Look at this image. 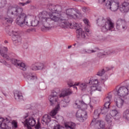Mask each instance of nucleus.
<instances>
[{"instance_id": "57", "label": "nucleus", "mask_w": 129, "mask_h": 129, "mask_svg": "<svg viewBox=\"0 0 129 129\" xmlns=\"http://www.w3.org/2000/svg\"><path fill=\"white\" fill-rule=\"evenodd\" d=\"M5 63H6V61H5Z\"/></svg>"}, {"instance_id": "24", "label": "nucleus", "mask_w": 129, "mask_h": 129, "mask_svg": "<svg viewBox=\"0 0 129 129\" xmlns=\"http://www.w3.org/2000/svg\"><path fill=\"white\" fill-rule=\"evenodd\" d=\"M98 50V48H95L94 49H83L81 51L82 54H91L92 53H95Z\"/></svg>"}, {"instance_id": "9", "label": "nucleus", "mask_w": 129, "mask_h": 129, "mask_svg": "<svg viewBox=\"0 0 129 129\" xmlns=\"http://www.w3.org/2000/svg\"><path fill=\"white\" fill-rule=\"evenodd\" d=\"M106 0H102L104 3ZM107 10H110L112 12H116L119 9V2L118 0H107L105 4Z\"/></svg>"}, {"instance_id": "32", "label": "nucleus", "mask_w": 129, "mask_h": 129, "mask_svg": "<svg viewBox=\"0 0 129 129\" xmlns=\"http://www.w3.org/2000/svg\"><path fill=\"white\" fill-rule=\"evenodd\" d=\"M111 98H112V95L109 93L104 99V102H110Z\"/></svg>"}, {"instance_id": "51", "label": "nucleus", "mask_w": 129, "mask_h": 129, "mask_svg": "<svg viewBox=\"0 0 129 129\" xmlns=\"http://www.w3.org/2000/svg\"><path fill=\"white\" fill-rule=\"evenodd\" d=\"M31 31V29H27L26 32H30Z\"/></svg>"}, {"instance_id": "54", "label": "nucleus", "mask_w": 129, "mask_h": 129, "mask_svg": "<svg viewBox=\"0 0 129 129\" xmlns=\"http://www.w3.org/2000/svg\"><path fill=\"white\" fill-rule=\"evenodd\" d=\"M74 46H76V43H75V44H74Z\"/></svg>"}, {"instance_id": "18", "label": "nucleus", "mask_w": 129, "mask_h": 129, "mask_svg": "<svg viewBox=\"0 0 129 129\" xmlns=\"http://www.w3.org/2000/svg\"><path fill=\"white\" fill-rule=\"evenodd\" d=\"M44 63L36 62L31 66V69L33 71H37V70H42V69H44Z\"/></svg>"}, {"instance_id": "15", "label": "nucleus", "mask_w": 129, "mask_h": 129, "mask_svg": "<svg viewBox=\"0 0 129 129\" xmlns=\"http://www.w3.org/2000/svg\"><path fill=\"white\" fill-rule=\"evenodd\" d=\"M12 32L13 35L12 36V39L13 41V43L16 45H19V44H21V41L22 40V38H21V36H20L19 32L15 31Z\"/></svg>"}, {"instance_id": "48", "label": "nucleus", "mask_w": 129, "mask_h": 129, "mask_svg": "<svg viewBox=\"0 0 129 129\" xmlns=\"http://www.w3.org/2000/svg\"><path fill=\"white\" fill-rule=\"evenodd\" d=\"M73 88H75V89L77 90V87H76V86H75V85H73Z\"/></svg>"}, {"instance_id": "12", "label": "nucleus", "mask_w": 129, "mask_h": 129, "mask_svg": "<svg viewBox=\"0 0 129 129\" xmlns=\"http://www.w3.org/2000/svg\"><path fill=\"white\" fill-rule=\"evenodd\" d=\"M24 125L26 126L28 129H32L31 126H34L36 124V120L33 117H30L25 119V120L22 122Z\"/></svg>"}, {"instance_id": "11", "label": "nucleus", "mask_w": 129, "mask_h": 129, "mask_svg": "<svg viewBox=\"0 0 129 129\" xmlns=\"http://www.w3.org/2000/svg\"><path fill=\"white\" fill-rule=\"evenodd\" d=\"M116 28L117 30H123L125 31L127 29L126 21L124 19L119 18L116 23Z\"/></svg>"}, {"instance_id": "1", "label": "nucleus", "mask_w": 129, "mask_h": 129, "mask_svg": "<svg viewBox=\"0 0 129 129\" xmlns=\"http://www.w3.org/2000/svg\"><path fill=\"white\" fill-rule=\"evenodd\" d=\"M24 9L22 8L17 7H9L7 11V16L8 18H4L7 24H12L13 23L12 17H17L16 23L18 26L23 28L25 25V22L27 18V15L24 13Z\"/></svg>"}, {"instance_id": "22", "label": "nucleus", "mask_w": 129, "mask_h": 129, "mask_svg": "<svg viewBox=\"0 0 129 129\" xmlns=\"http://www.w3.org/2000/svg\"><path fill=\"white\" fill-rule=\"evenodd\" d=\"M59 109H60V104L57 103V105L55 106V108L53 109L50 113V115L52 117H54L55 115L58 113V111H59Z\"/></svg>"}, {"instance_id": "16", "label": "nucleus", "mask_w": 129, "mask_h": 129, "mask_svg": "<svg viewBox=\"0 0 129 129\" xmlns=\"http://www.w3.org/2000/svg\"><path fill=\"white\" fill-rule=\"evenodd\" d=\"M10 122V120L8 118L6 119L1 117L0 118V129H9L10 127L7 125V123Z\"/></svg>"}, {"instance_id": "40", "label": "nucleus", "mask_w": 129, "mask_h": 129, "mask_svg": "<svg viewBox=\"0 0 129 129\" xmlns=\"http://www.w3.org/2000/svg\"><path fill=\"white\" fill-rule=\"evenodd\" d=\"M68 85L69 86H70V87H72V86H73L74 85V82H73L72 81H70L68 82Z\"/></svg>"}, {"instance_id": "17", "label": "nucleus", "mask_w": 129, "mask_h": 129, "mask_svg": "<svg viewBox=\"0 0 129 129\" xmlns=\"http://www.w3.org/2000/svg\"><path fill=\"white\" fill-rule=\"evenodd\" d=\"M115 53H116V51L114 49H110L107 51H100L98 53L97 57L99 58H103L106 55H111V54H115Z\"/></svg>"}, {"instance_id": "14", "label": "nucleus", "mask_w": 129, "mask_h": 129, "mask_svg": "<svg viewBox=\"0 0 129 129\" xmlns=\"http://www.w3.org/2000/svg\"><path fill=\"white\" fill-rule=\"evenodd\" d=\"M116 93L120 97H124L128 94V89L125 87H121L119 88Z\"/></svg>"}, {"instance_id": "49", "label": "nucleus", "mask_w": 129, "mask_h": 129, "mask_svg": "<svg viewBox=\"0 0 129 129\" xmlns=\"http://www.w3.org/2000/svg\"><path fill=\"white\" fill-rule=\"evenodd\" d=\"M73 88H75V89L77 90V87H76V86H75V85H73Z\"/></svg>"}, {"instance_id": "4", "label": "nucleus", "mask_w": 129, "mask_h": 129, "mask_svg": "<svg viewBox=\"0 0 129 129\" xmlns=\"http://www.w3.org/2000/svg\"><path fill=\"white\" fill-rule=\"evenodd\" d=\"M61 26L64 27V28H70L71 29H75L77 31V37L79 39H83L86 40L87 39L88 33H89V29L87 28L85 29V31L87 32L85 33L84 31L82 30V25L80 24L74 22L73 24L69 23V22H65L61 23Z\"/></svg>"}, {"instance_id": "25", "label": "nucleus", "mask_w": 129, "mask_h": 129, "mask_svg": "<svg viewBox=\"0 0 129 129\" xmlns=\"http://www.w3.org/2000/svg\"><path fill=\"white\" fill-rule=\"evenodd\" d=\"M124 102V101L123 99H121V98H119L117 99V101H116V105L118 108H121L122 107V106L123 105V103Z\"/></svg>"}, {"instance_id": "55", "label": "nucleus", "mask_w": 129, "mask_h": 129, "mask_svg": "<svg viewBox=\"0 0 129 129\" xmlns=\"http://www.w3.org/2000/svg\"><path fill=\"white\" fill-rule=\"evenodd\" d=\"M102 80H103H103H104V79H102Z\"/></svg>"}, {"instance_id": "50", "label": "nucleus", "mask_w": 129, "mask_h": 129, "mask_svg": "<svg viewBox=\"0 0 129 129\" xmlns=\"http://www.w3.org/2000/svg\"><path fill=\"white\" fill-rule=\"evenodd\" d=\"M73 88H75V89L77 90V87H76V86H75V85H73Z\"/></svg>"}, {"instance_id": "47", "label": "nucleus", "mask_w": 129, "mask_h": 129, "mask_svg": "<svg viewBox=\"0 0 129 129\" xmlns=\"http://www.w3.org/2000/svg\"><path fill=\"white\" fill-rule=\"evenodd\" d=\"M73 88H75V89L77 90V87H76V86H75V85H73Z\"/></svg>"}, {"instance_id": "33", "label": "nucleus", "mask_w": 129, "mask_h": 129, "mask_svg": "<svg viewBox=\"0 0 129 129\" xmlns=\"http://www.w3.org/2000/svg\"><path fill=\"white\" fill-rule=\"evenodd\" d=\"M87 85H88V83L86 82L81 83L80 84V89L81 90H85L87 88Z\"/></svg>"}, {"instance_id": "34", "label": "nucleus", "mask_w": 129, "mask_h": 129, "mask_svg": "<svg viewBox=\"0 0 129 129\" xmlns=\"http://www.w3.org/2000/svg\"><path fill=\"white\" fill-rule=\"evenodd\" d=\"M69 102H70V99L68 98L67 100H64V101H61V106L63 107H66V106H67V103H69Z\"/></svg>"}, {"instance_id": "20", "label": "nucleus", "mask_w": 129, "mask_h": 129, "mask_svg": "<svg viewBox=\"0 0 129 129\" xmlns=\"http://www.w3.org/2000/svg\"><path fill=\"white\" fill-rule=\"evenodd\" d=\"M50 121H51V116L45 114L43 116L42 119H41V122L42 123H43V124H44V123L45 124H48V123H49V122H50Z\"/></svg>"}, {"instance_id": "26", "label": "nucleus", "mask_w": 129, "mask_h": 129, "mask_svg": "<svg viewBox=\"0 0 129 129\" xmlns=\"http://www.w3.org/2000/svg\"><path fill=\"white\" fill-rule=\"evenodd\" d=\"M66 128L67 129H75L76 125L72 122H68L64 124Z\"/></svg>"}, {"instance_id": "23", "label": "nucleus", "mask_w": 129, "mask_h": 129, "mask_svg": "<svg viewBox=\"0 0 129 129\" xmlns=\"http://www.w3.org/2000/svg\"><path fill=\"white\" fill-rule=\"evenodd\" d=\"M26 26L27 27H32V20L31 19V17H29V16L27 15V18L25 20L24 22V29H26Z\"/></svg>"}, {"instance_id": "28", "label": "nucleus", "mask_w": 129, "mask_h": 129, "mask_svg": "<svg viewBox=\"0 0 129 129\" xmlns=\"http://www.w3.org/2000/svg\"><path fill=\"white\" fill-rule=\"evenodd\" d=\"M109 70H110V68H108V67L105 68V69L100 70L98 71V72L97 74V75L98 76H102L106 71H108Z\"/></svg>"}, {"instance_id": "29", "label": "nucleus", "mask_w": 129, "mask_h": 129, "mask_svg": "<svg viewBox=\"0 0 129 129\" xmlns=\"http://www.w3.org/2000/svg\"><path fill=\"white\" fill-rule=\"evenodd\" d=\"M88 84H90V85H94L98 86V80L97 79H93V78H90Z\"/></svg>"}, {"instance_id": "43", "label": "nucleus", "mask_w": 129, "mask_h": 129, "mask_svg": "<svg viewBox=\"0 0 129 129\" xmlns=\"http://www.w3.org/2000/svg\"><path fill=\"white\" fill-rule=\"evenodd\" d=\"M13 124L15 128H17V127H18V123H17V122H13Z\"/></svg>"}, {"instance_id": "2", "label": "nucleus", "mask_w": 129, "mask_h": 129, "mask_svg": "<svg viewBox=\"0 0 129 129\" xmlns=\"http://www.w3.org/2000/svg\"><path fill=\"white\" fill-rule=\"evenodd\" d=\"M48 16V13L46 11L40 12L38 15V18L39 20H35L32 21L31 27H37L38 25H43V27L41 28V31L43 32H46V31H49L52 30V28L54 27L53 25H52V20L53 21H57L58 18L56 17V15H52L50 18H47Z\"/></svg>"}, {"instance_id": "52", "label": "nucleus", "mask_w": 129, "mask_h": 129, "mask_svg": "<svg viewBox=\"0 0 129 129\" xmlns=\"http://www.w3.org/2000/svg\"><path fill=\"white\" fill-rule=\"evenodd\" d=\"M72 47V46L70 45L68 46V49H70V48H71Z\"/></svg>"}, {"instance_id": "44", "label": "nucleus", "mask_w": 129, "mask_h": 129, "mask_svg": "<svg viewBox=\"0 0 129 129\" xmlns=\"http://www.w3.org/2000/svg\"><path fill=\"white\" fill-rule=\"evenodd\" d=\"M88 22H89V21L88 20V19H85V20H84V22L85 24H88Z\"/></svg>"}, {"instance_id": "31", "label": "nucleus", "mask_w": 129, "mask_h": 129, "mask_svg": "<svg viewBox=\"0 0 129 129\" xmlns=\"http://www.w3.org/2000/svg\"><path fill=\"white\" fill-rule=\"evenodd\" d=\"M112 117L111 115L110 114H108L106 115V117H105V120L108 122V123H111L112 122Z\"/></svg>"}, {"instance_id": "30", "label": "nucleus", "mask_w": 129, "mask_h": 129, "mask_svg": "<svg viewBox=\"0 0 129 129\" xmlns=\"http://www.w3.org/2000/svg\"><path fill=\"white\" fill-rule=\"evenodd\" d=\"M14 97L15 99H23V95H22V93H21V92L16 91L14 93Z\"/></svg>"}, {"instance_id": "56", "label": "nucleus", "mask_w": 129, "mask_h": 129, "mask_svg": "<svg viewBox=\"0 0 129 129\" xmlns=\"http://www.w3.org/2000/svg\"><path fill=\"white\" fill-rule=\"evenodd\" d=\"M5 95H6V94H4Z\"/></svg>"}, {"instance_id": "7", "label": "nucleus", "mask_w": 129, "mask_h": 129, "mask_svg": "<svg viewBox=\"0 0 129 129\" xmlns=\"http://www.w3.org/2000/svg\"><path fill=\"white\" fill-rule=\"evenodd\" d=\"M48 10H49L50 12L51 13H49V17H48V15L47 16V19H51V16H55L56 18H58V20L56 21L53 20V19L51 20L52 26H53V22H60V26H61L62 28H65V27H63L62 25H61V24H62V23H65V22L68 21H65V19L62 17V15H61V13H60L61 11H62V8H61V6L59 5L55 6L53 5H49Z\"/></svg>"}, {"instance_id": "27", "label": "nucleus", "mask_w": 129, "mask_h": 129, "mask_svg": "<svg viewBox=\"0 0 129 129\" xmlns=\"http://www.w3.org/2000/svg\"><path fill=\"white\" fill-rule=\"evenodd\" d=\"M100 114H101V109L98 108V109L95 110L93 114L94 118H95V119L98 118Z\"/></svg>"}, {"instance_id": "36", "label": "nucleus", "mask_w": 129, "mask_h": 129, "mask_svg": "<svg viewBox=\"0 0 129 129\" xmlns=\"http://www.w3.org/2000/svg\"><path fill=\"white\" fill-rule=\"evenodd\" d=\"M100 109H101V114H105V113H107V112H108V109L105 108L104 107Z\"/></svg>"}, {"instance_id": "41", "label": "nucleus", "mask_w": 129, "mask_h": 129, "mask_svg": "<svg viewBox=\"0 0 129 129\" xmlns=\"http://www.w3.org/2000/svg\"><path fill=\"white\" fill-rule=\"evenodd\" d=\"M35 128L39 129L41 128V124L38 122V123L35 126Z\"/></svg>"}, {"instance_id": "13", "label": "nucleus", "mask_w": 129, "mask_h": 129, "mask_svg": "<svg viewBox=\"0 0 129 129\" xmlns=\"http://www.w3.org/2000/svg\"><path fill=\"white\" fill-rule=\"evenodd\" d=\"M119 10L122 14L129 12V0H124L120 6Z\"/></svg>"}, {"instance_id": "19", "label": "nucleus", "mask_w": 129, "mask_h": 129, "mask_svg": "<svg viewBox=\"0 0 129 129\" xmlns=\"http://www.w3.org/2000/svg\"><path fill=\"white\" fill-rule=\"evenodd\" d=\"M25 77L29 81L36 80L37 79V76L35 74L32 73H26Z\"/></svg>"}, {"instance_id": "45", "label": "nucleus", "mask_w": 129, "mask_h": 129, "mask_svg": "<svg viewBox=\"0 0 129 129\" xmlns=\"http://www.w3.org/2000/svg\"><path fill=\"white\" fill-rule=\"evenodd\" d=\"M74 85H75L76 86H78V85H79L80 84L79 83H76Z\"/></svg>"}, {"instance_id": "8", "label": "nucleus", "mask_w": 129, "mask_h": 129, "mask_svg": "<svg viewBox=\"0 0 129 129\" xmlns=\"http://www.w3.org/2000/svg\"><path fill=\"white\" fill-rule=\"evenodd\" d=\"M97 24L100 27H101V29L103 33L107 32L108 30L110 31L114 28V23L109 17L105 19L103 17H101L97 20Z\"/></svg>"}, {"instance_id": "6", "label": "nucleus", "mask_w": 129, "mask_h": 129, "mask_svg": "<svg viewBox=\"0 0 129 129\" xmlns=\"http://www.w3.org/2000/svg\"><path fill=\"white\" fill-rule=\"evenodd\" d=\"M8 51H9V49H8V47H0V54L4 58V59H6L7 61L11 60L12 64L16 66V67H19L20 69L25 71L26 70V64L25 63L22 62L20 60L12 58L11 53L8 54L5 53V52H8Z\"/></svg>"}, {"instance_id": "38", "label": "nucleus", "mask_w": 129, "mask_h": 129, "mask_svg": "<svg viewBox=\"0 0 129 129\" xmlns=\"http://www.w3.org/2000/svg\"><path fill=\"white\" fill-rule=\"evenodd\" d=\"M29 4H31V1L28 0L27 2H26L25 3H19V5L22 6V7H24V6H26V5H28Z\"/></svg>"}, {"instance_id": "39", "label": "nucleus", "mask_w": 129, "mask_h": 129, "mask_svg": "<svg viewBox=\"0 0 129 129\" xmlns=\"http://www.w3.org/2000/svg\"><path fill=\"white\" fill-rule=\"evenodd\" d=\"M110 106V102H105L104 106L105 108H107V109H109Z\"/></svg>"}, {"instance_id": "37", "label": "nucleus", "mask_w": 129, "mask_h": 129, "mask_svg": "<svg viewBox=\"0 0 129 129\" xmlns=\"http://www.w3.org/2000/svg\"><path fill=\"white\" fill-rule=\"evenodd\" d=\"M7 5L6 0H0V8H4Z\"/></svg>"}, {"instance_id": "53", "label": "nucleus", "mask_w": 129, "mask_h": 129, "mask_svg": "<svg viewBox=\"0 0 129 129\" xmlns=\"http://www.w3.org/2000/svg\"><path fill=\"white\" fill-rule=\"evenodd\" d=\"M5 44H8V41L5 40Z\"/></svg>"}, {"instance_id": "3", "label": "nucleus", "mask_w": 129, "mask_h": 129, "mask_svg": "<svg viewBox=\"0 0 129 129\" xmlns=\"http://www.w3.org/2000/svg\"><path fill=\"white\" fill-rule=\"evenodd\" d=\"M73 92L70 88L62 89L60 93V89L56 88L51 93V95L48 96V100L50 102L51 105H54L58 103V97L60 98H64L65 96L71 95Z\"/></svg>"}, {"instance_id": "5", "label": "nucleus", "mask_w": 129, "mask_h": 129, "mask_svg": "<svg viewBox=\"0 0 129 129\" xmlns=\"http://www.w3.org/2000/svg\"><path fill=\"white\" fill-rule=\"evenodd\" d=\"M75 107L76 108H81L79 109L76 113V116L80 122H83L87 119V112L85 111V109H87V104L85 103L82 100H77L74 104Z\"/></svg>"}, {"instance_id": "35", "label": "nucleus", "mask_w": 129, "mask_h": 129, "mask_svg": "<svg viewBox=\"0 0 129 129\" xmlns=\"http://www.w3.org/2000/svg\"><path fill=\"white\" fill-rule=\"evenodd\" d=\"M95 90H99V91H101V90H99L98 88H97V86H94V85H93V86H92L90 87V93L91 94V93L93 91H95Z\"/></svg>"}, {"instance_id": "46", "label": "nucleus", "mask_w": 129, "mask_h": 129, "mask_svg": "<svg viewBox=\"0 0 129 129\" xmlns=\"http://www.w3.org/2000/svg\"><path fill=\"white\" fill-rule=\"evenodd\" d=\"M28 116H29V114H27V115L24 117V119L27 118V117H28Z\"/></svg>"}, {"instance_id": "42", "label": "nucleus", "mask_w": 129, "mask_h": 129, "mask_svg": "<svg viewBox=\"0 0 129 129\" xmlns=\"http://www.w3.org/2000/svg\"><path fill=\"white\" fill-rule=\"evenodd\" d=\"M83 11L84 12V13H86V12H88V8L86 7H84L82 8Z\"/></svg>"}, {"instance_id": "21", "label": "nucleus", "mask_w": 129, "mask_h": 129, "mask_svg": "<svg viewBox=\"0 0 129 129\" xmlns=\"http://www.w3.org/2000/svg\"><path fill=\"white\" fill-rule=\"evenodd\" d=\"M110 115H111L112 117H114V119H118L120 118V115H119V113H118V111L116 110V109L112 110L109 114Z\"/></svg>"}, {"instance_id": "10", "label": "nucleus", "mask_w": 129, "mask_h": 129, "mask_svg": "<svg viewBox=\"0 0 129 129\" xmlns=\"http://www.w3.org/2000/svg\"><path fill=\"white\" fill-rule=\"evenodd\" d=\"M66 14L69 19H78V15L81 16V13L77 9L71 8L66 10Z\"/></svg>"}]
</instances>
